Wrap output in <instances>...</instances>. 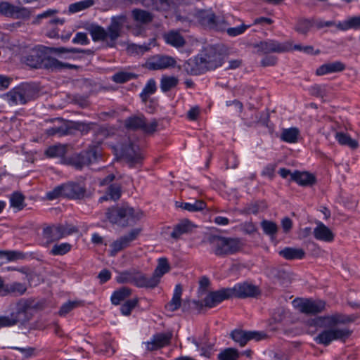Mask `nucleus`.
Listing matches in <instances>:
<instances>
[{
  "label": "nucleus",
  "mask_w": 360,
  "mask_h": 360,
  "mask_svg": "<svg viewBox=\"0 0 360 360\" xmlns=\"http://www.w3.org/2000/svg\"><path fill=\"white\" fill-rule=\"evenodd\" d=\"M63 53H85L93 55L94 51L91 49L66 47H47L38 46L22 57V62L34 69H44L51 72L61 71L65 69L77 70L79 66L63 63L50 56L51 53L61 54Z\"/></svg>",
  "instance_id": "nucleus-1"
},
{
  "label": "nucleus",
  "mask_w": 360,
  "mask_h": 360,
  "mask_svg": "<svg viewBox=\"0 0 360 360\" xmlns=\"http://www.w3.org/2000/svg\"><path fill=\"white\" fill-rule=\"evenodd\" d=\"M143 4L148 7H152L158 11H164L168 12L166 18L170 16L172 20L176 21H188L193 22L194 20L202 21L203 22H224V21H230L228 18L221 21L218 18H217L210 10L198 11L188 15L182 14V9L179 7L176 8L174 3H169L168 0H141Z\"/></svg>",
  "instance_id": "nucleus-2"
},
{
  "label": "nucleus",
  "mask_w": 360,
  "mask_h": 360,
  "mask_svg": "<svg viewBox=\"0 0 360 360\" xmlns=\"http://www.w3.org/2000/svg\"><path fill=\"white\" fill-rule=\"evenodd\" d=\"M105 216L110 224L125 228L140 220L143 217V212L136 211L127 203H122L107 208Z\"/></svg>",
  "instance_id": "nucleus-3"
},
{
  "label": "nucleus",
  "mask_w": 360,
  "mask_h": 360,
  "mask_svg": "<svg viewBox=\"0 0 360 360\" xmlns=\"http://www.w3.org/2000/svg\"><path fill=\"white\" fill-rule=\"evenodd\" d=\"M207 242L211 245L212 252L216 256L226 257L240 252L244 243L241 238L224 237L210 234L207 237Z\"/></svg>",
  "instance_id": "nucleus-4"
},
{
  "label": "nucleus",
  "mask_w": 360,
  "mask_h": 360,
  "mask_svg": "<svg viewBox=\"0 0 360 360\" xmlns=\"http://www.w3.org/2000/svg\"><path fill=\"white\" fill-rule=\"evenodd\" d=\"M86 29L94 41H103L105 43L106 47L115 48L117 40L122 35V24H110L107 29L98 25L91 24Z\"/></svg>",
  "instance_id": "nucleus-5"
},
{
  "label": "nucleus",
  "mask_w": 360,
  "mask_h": 360,
  "mask_svg": "<svg viewBox=\"0 0 360 360\" xmlns=\"http://www.w3.org/2000/svg\"><path fill=\"white\" fill-rule=\"evenodd\" d=\"M99 147L95 144L89 145L86 148L79 153L69 155L64 160V165H70L81 170L84 167L97 162L99 157Z\"/></svg>",
  "instance_id": "nucleus-6"
},
{
  "label": "nucleus",
  "mask_w": 360,
  "mask_h": 360,
  "mask_svg": "<svg viewBox=\"0 0 360 360\" xmlns=\"http://www.w3.org/2000/svg\"><path fill=\"white\" fill-rule=\"evenodd\" d=\"M38 96L37 87L31 83H22L6 94L8 102L15 105H25Z\"/></svg>",
  "instance_id": "nucleus-7"
},
{
  "label": "nucleus",
  "mask_w": 360,
  "mask_h": 360,
  "mask_svg": "<svg viewBox=\"0 0 360 360\" xmlns=\"http://www.w3.org/2000/svg\"><path fill=\"white\" fill-rule=\"evenodd\" d=\"M124 127L131 131H142L146 134H152L157 131L158 121L153 119L147 123V119L143 114L133 115L127 117L124 123Z\"/></svg>",
  "instance_id": "nucleus-8"
},
{
  "label": "nucleus",
  "mask_w": 360,
  "mask_h": 360,
  "mask_svg": "<svg viewBox=\"0 0 360 360\" xmlns=\"http://www.w3.org/2000/svg\"><path fill=\"white\" fill-rule=\"evenodd\" d=\"M252 46L257 49L256 53L259 55H267L271 53H282L292 51V41L279 42L274 39H267L254 44Z\"/></svg>",
  "instance_id": "nucleus-9"
},
{
  "label": "nucleus",
  "mask_w": 360,
  "mask_h": 360,
  "mask_svg": "<svg viewBox=\"0 0 360 360\" xmlns=\"http://www.w3.org/2000/svg\"><path fill=\"white\" fill-rule=\"evenodd\" d=\"M352 334V331L347 328H337L331 327L328 330L321 331L316 338L317 344L324 346L329 345L333 340H342L345 342Z\"/></svg>",
  "instance_id": "nucleus-10"
},
{
  "label": "nucleus",
  "mask_w": 360,
  "mask_h": 360,
  "mask_svg": "<svg viewBox=\"0 0 360 360\" xmlns=\"http://www.w3.org/2000/svg\"><path fill=\"white\" fill-rule=\"evenodd\" d=\"M295 307L301 313L307 315H316L325 310L326 303L321 300H314L308 298H300L293 302Z\"/></svg>",
  "instance_id": "nucleus-11"
},
{
  "label": "nucleus",
  "mask_w": 360,
  "mask_h": 360,
  "mask_svg": "<svg viewBox=\"0 0 360 360\" xmlns=\"http://www.w3.org/2000/svg\"><path fill=\"white\" fill-rule=\"evenodd\" d=\"M198 56L202 60V63L205 66L206 72L214 70L222 65L221 54L212 46L205 47Z\"/></svg>",
  "instance_id": "nucleus-12"
},
{
  "label": "nucleus",
  "mask_w": 360,
  "mask_h": 360,
  "mask_svg": "<svg viewBox=\"0 0 360 360\" xmlns=\"http://www.w3.org/2000/svg\"><path fill=\"white\" fill-rule=\"evenodd\" d=\"M122 158L131 168L141 167L143 163V156L139 148L132 143L124 145L122 148Z\"/></svg>",
  "instance_id": "nucleus-13"
},
{
  "label": "nucleus",
  "mask_w": 360,
  "mask_h": 360,
  "mask_svg": "<svg viewBox=\"0 0 360 360\" xmlns=\"http://www.w3.org/2000/svg\"><path fill=\"white\" fill-rule=\"evenodd\" d=\"M0 15L21 20H27L31 15L29 8L15 6L7 1L0 2Z\"/></svg>",
  "instance_id": "nucleus-14"
},
{
  "label": "nucleus",
  "mask_w": 360,
  "mask_h": 360,
  "mask_svg": "<svg viewBox=\"0 0 360 360\" xmlns=\"http://www.w3.org/2000/svg\"><path fill=\"white\" fill-rule=\"evenodd\" d=\"M176 61L174 58L166 55H155L149 58L144 67L150 70H163L174 68Z\"/></svg>",
  "instance_id": "nucleus-15"
},
{
  "label": "nucleus",
  "mask_w": 360,
  "mask_h": 360,
  "mask_svg": "<svg viewBox=\"0 0 360 360\" xmlns=\"http://www.w3.org/2000/svg\"><path fill=\"white\" fill-rule=\"evenodd\" d=\"M231 338L240 347H244L251 340H260L266 335L257 331H245L241 329H235L230 334Z\"/></svg>",
  "instance_id": "nucleus-16"
},
{
  "label": "nucleus",
  "mask_w": 360,
  "mask_h": 360,
  "mask_svg": "<svg viewBox=\"0 0 360 360\" xmlns=\"http://www.w3.org/2000/svg\"><path fill=\"white\" fill-rule=\"evenodd\" d=\"M233 297L231 288H221L220 290L212 291L204 299V306L208 308H212L221 303L224 300Z\"/></svg>",
  "instance_id": "nucleus-17"
},
{
  "label": "nucleus",
  "mask_w": 360,
  "mask_h": 360,
  "mask_svg": "<svg viewBox=\"0 0 360 360\" xmlns=\"http://www.w3.org/2000/svg\"><path fill=\"white\" fill-rule=\"evenodd\" d=\"M231 290L233 297L240 299L255 297L261 293L257 286L247 282L235 285L234 287L231 288Z\"/></svg>",
  "instance_id": "nucleus-18"
},
{
  "label": "nucleus",
  "mask_w": 360,
  "mask_h": 360,
  "mask_svg": "<svg viewBox=\"0 0 360 360\" xmlns=\"http://www.w3.org/2000/svg\"><path fill=\"white\" fill-rule=\"evenodd\" d=\"M63 184V198L71 200H82L86 196V189L79 183L69 181Z\"/></svg>",
  "instance_id": "nucleus-19"
},
{
  "label": "nucleus",
  "mask_w": 360,
  "mask_h": 360,
  "mask_svg": "<svg viewBox=\"0 0 360 360\" xmlns=\"http://www.w3.org/2000/svg\"><path fill=\"white\" fill-rule=\"evenodd\" d=\"M140 232L141 229H134L131 230L127 235L123 236L115 240L110 245L112 248L111 255H115L118 252L129 247L130 243L136 239Z\"/></svg>",
  "instance_id": "nucleus-20"
},
{
  "label": "nucleus",
  "mask_w": 360,
  "mask_h": 360,
  "mask_svg": "<svg viewBox=\"0 0 360 360\" xmlns=\"http://www.w3.org/2000/svg\"><path fill=\"white\" fill-rule=\"evenodd\" d=\"M172 334L171 333H158L155 334L151 341L146 342V349L148 351L153 352L166 346L171 343Z\"/></svg>",
  "instance_id": "nucleus-21"
},
{
  "label": "nucleus",
  "mask_w": 360,
  "mask_h": 360,
  "mask_svg": "<svg viewBox=\"0 0 360 360\" xmlns=\"http://www.w3.org/2000/svg\"><path fill=\"white\" fill-rule=\"evenodd\" d=\"M28 307L26 304L18 303L16 312L12 313L9 316H0V328L11 327L17 324L20 321L19 316L25 314Z\"/></svg>",
  "instance_id": "nucleus-22"
},
{
  "label": "nucleus",
  "mask_w": 360,
  "mask_h": 360,
  "mask_svg": "<svg viewBox=\"0 0 360 360\" xmlns=\"http://www.w3.org/2000/svg\"><path fill=\"white\" fill-rule=\"evenodd\" d=\"M70 146L64 144H56L49 146L44 154L50 158H60L61 163L64 164L65 158L69 157L68 149Z\"/></svg>",
  "instance_id": "nucleus-23"
},
{
  "label": "nucleus",
  "mask_w": 360,
  "mask_h": 360,
  "mask_svg": "<svg viewBox=\"0 0 360 360\" xmlns=\"http://www.w3.org/2000/svg\"><path fill=\"white\" fill-rule=\"evenodd\" d=\"M198 55L194 58H190L183 65L184 70L188 75H199L206 72L205 66H203Z\"/></svg>",
  "instance_id": "nucleus-24"
},
{
  "label": "nucleus",
  "mask_w": 360,
  "mask_h": 360,
  "mask_svg": "<svg viewBox=\"0 0 360 360\" xmlns=\"http://www.w3.org/2000/svg\"><path fill=\"white\" fill-rule=\"evenodd\" d=\"M291 181L302 186H311L316 183V178L308 172L295 170L291 174Z\"/></svg>",
  "instance_id": "nucleus-25"
},
{
  "label": "nucleus",
  "mask_w": 360,
  "mask_h": 360,
  "mask_svg": "<svg viewBox=\"0 0 360 360\" xmlns=\"http://www.w3.org/2000/svg\"><path fill=\"white\" fill-rule=\"evenodd\" d=\"M134 278L133 285L137 288L153 289L158 285L157 280L153 276L148 277L146 274L139 271H136Z\"/></svg>",
  "instance_id": "nucleus-26"
},
{
  "label": "nucleus",
  "mask_w": 360,
  "mask_h": 360,
  "mask_svg": "<svg viewBox=\"0 0 360 360\" xmlns=\"http://www.w3.org/2000/svg\"><path fill=\"white\" fill-rule=\"evenodd\" d=\"M60 124L59 126H54L46 130V134L49 136L58 135L59 136L72 134V127L69 122H65L63 119L58 118Z\"/></svg>",
  "instance_id": "nucleus-27"
},
{
  "label": "nucleus",
  "mask_w": 360,
  "mask_h": 360,
  "mask_svg": "<svg viewBox=\"0 0 360 360\" xmlns=\"http://www.w3.org/2000/svg\"><path fill=\"white\" fill-rule=\"evenodd\" d=\"M162 37L167 44L175 48H181L186 44V40L179 30H170L165 32Z\"/></svg>",
  "instance_id": "nucleus-28"
},
{
  "label": "nucleus",
  "mask_w": 360,
  "mask_h": 360,
  "mask_svg": "<svg viewBox=\"0 0 360 360\" xmlns=\"http://www.w3.org/2000/svg\"><path fill=\"white\" fill-rule=\"evenodd\" d=\"M346 65L341 61L325 63L319 67L316 70L317 75H324L329 73L340 72L345 70Z\"/></svg>",
  "instance_id": "nucleus-29"
},
{
  "label": "nucleus",
  "mask_w": 360,
  "mask_h": 360,
  "mask_svg": "<svg viewBox=\"0 0 360 360\" xmlns=\"http://www.w3.org/2000/svg\"><path fill=\"white\" fill-rule=\"evenodd\" d=\"M314 236L316 239L325 242H332L335 238L332 231L321 222L314 229Z\"/></svg>",
  "instance_id": "nucleus-30"
},
{
  "label": "nucleus",
  "mask_w": 360,
  "mask_h": 360,
  "mask_svg": "<svg viewBox=\"0 0 360 360\" xmlns=\"http://www.w3.org/2000/svg\"><path fill=\"white\" fill-rule=\"evenodd\" d=\"M42 235L47 243H51L63 238L59 224L48 226L43 229Z\"/></svg>",
  "instance_id": "nucleus-31"
},
{
  "label": "nucleus",
  "mask_w": 360,
  "mask_h": 360,
  "mask_svg": "<svg viewBox=\"0 0 360 360\" xmlns=\"http://www.w3.org/2000/svg\"><path fill=\"white\" fill-rule=\"evenodd\" d=\"M279 255L287 260L302 259L305 257V252L302 248L286 247L278 252Z\"/></svg>",
  "instance_id": "nucleus-32"
},
{
  "label": "nucleus",
  "mask_w": 360,
  "mask_h": 360,
  "mask_svg": "<svg viewBox=\"0 0 360 360\" xmlns=\"http://www.w3.org/2000/svg\"><path fill=\"white\" fill-rule=\"evenodd\" d=\"M182 286L177 284L175 286L172 300L165 305V309L173 312L178 310L181 304Z\"/></svg>",
  "instance_id": "nucleus-33"
},
{
  "label": "nucleus",
  "mask_w": 360,
  "mask_h": 360,
  "mask_svg": "<svg viewBox=\"0 0 360 360\" xmlns=\"http://www.w3.org/2000/svg\"><path fill=\"white\" fill-rule=\"evenodd\" d=\"M27 290V287L25 284L13 282L12 283L5 284V290L2 291L0 294L2 297L6 296L8 295H13L15 296H20L22 295Z\"/></svg>",
  "instance_id": "nucleus-34"
},
{
  "label": "nucleus",
  "mask_w": 360,
  "mask_h": 360,
  "mask_svg": "<svg viewBox=\"0 0 360 360\" xmlns=\"http://www.w3.org/2000/svg\"><path fill=\"white\" fill-rule=\"evenodd\" d=\"M171 269L168 259L166 257H160L158 260V265L154 270L153 276L157 280V283L160 282L161 277L168 273Z\"/></svg>",
  "instance_id": "nucleus-35"
},
{
  "label": "nucleus",
  "mask_w": 360,
  "mask_h": 360,
  "mask_svg": "<svg viewBox=\"0 0 360 360\" xmlns=\"http://www.w3.org/2000/svg\"><path fill=\"white\" fill-rule=\"evenodd\" d=\"M175 205L191 212L202 211L207 207V203L202 200H196L193 203L176 201Z\"/></svg>",
  "instance_id": "nucleus-36"
},
{
  "label": "nucleus",
  "mask_w": 360,
  "mask_h": 360,
  "mask_svg": "<svg viewBox=\"0 0 360 360\" xmlns=\"http://www.w3.org/2000/svg\"><path fill=\"white\" fill-rule=\"evenodd\" d=\"M192 228L191 222L188 219H184L174 226L170 236L172 238L178 239L181 235L191 231Z\"/></svg>",
  "instance_id": "nucleus-37"
},
{
  "label": "nucleus",
  "mask_w": 360,
  "mask_h": 360,
  "mask_svg": "<svg viewBox=\"0 0 360 360\" xmlns=\"http://www.w3.org/2000/svg\"><path fill=\"white\" fill-rule=\"evenodd\" d=\"M132 293V290L129 287H122L113 292L111 295V302L114 305H119L129 297Z\"/></svg>",
  "instance_id": "nucleus-38"
},
{
  "label": "nucleus",
  "mask_w": 360,
  "mask_h": 360,
  "mask_svg": "<svg viewBox=\"0 0 360 360\" xmlns=\"http://www.w3.org/2000/svg\"><path fill=\"white\" fill-rule=\"evenodd\" d=\"M327 319L328 320V325L330 327H335L339 323L345 324L354 321V318L352 316L342 314H335L327 317Z\"/></svg>",
  "instance_id": "nucleus-39"
},
{
  "label": "nucleus",
  "mask_w": 360,
  "mask_h": 360,
  "mask_svg": "<svg viewBox=\"0 0 360 360\" xmlns=\"http://www.w3.org/2000/svg\"><path fill=\"white\" fill-rule=\"evenodd\" d=\"M335 139L340 145L347 146L352 149H356L359 144L358 142L351 138V136L343 132H337Z\"/></svg>",
  "instance_id": "nucleus-40"
},
{
  "label": "nucleus",
  "mask_w": 360,
  "mask_h": 360,
  "mask_svg": "<svg viewBox=\"0 0 360 360\" xmlns=\"http://www.w3.org/2000/svg\"><path fill=\"white\" fill-rule=\"evenodd\" d=\"M95 0H82L73 4H71L68 7V12L70 13H75L94 6Z\"/></svg>",
  "instance_id": "nucleus-41"
},
{
  "label": "nucleus",
  "mask_w": 360,
  "mask_h": 360,
  "mask_svg": "<svg viewBox=\"0 0 360 360\" xmlns=\"http://www.w3.org/2000/svg\"><path fill=\"white\" fill-rule=\"evenodd\" d=\"M299 134L300 131L297 128L292 127L285 129L283 130L281 139L287 143H296L298 139Z\"/></svg>",
  "instance_id": "nucleus-42"
},
{
  "label": "nucleus",
  "mask_w": 360,
  "mask_h": 360,
  "mask_svg": "<svg viewBox=\"0 0 360 360\" xmlns=\"http://www.w3.org/2000/svg\"><path fill=\"white\" fill-rule=\"evenodd\" d=\"M264 233L273 238L278 231V225L270 220L264 219L260 223Z\"/></svg>",
  "instance_id": "nucleus-43"
},
{
  "label": "nucleus",
  "mask_w": 360,
  "mask_h": 360,
  "mask_svg": "<svg viewBox=\"0 0 360 360\" xmlns=\"http://www.w3.org/2000/svg\"><path fill=\"white\" fill-rule=\"evenodd\" d=\"M137 75L133 72L120 71L114 74L112 80L117 84H124L137 78Z\"/></svg>",
  "instance_id": "nucleus-44"
},
{
  "label": "nucleus",
  "mask_w": 360,
  "mask_h": 360,
  "mask_svg": "<svg viewBox=\"0 0 360 360\" xmlns=\"http://www.w3.org/2000/svg\"><path fill=\"white\" fill-rule=\"evenodd\" d=\"M179 80L173 76H163L160 81V89L163 92H167L172 89L176 87Z\"/></svg>",
  "instance_id": "nucleus-45"
},
{
  "label": "nucleus",
  "mask_w": 360,
  "mask_h": 360,
  "mask_svg": "<svg viewBox=\"0 0 360 360\" xmlns=\"http://www.w3.org/2000/svg\"><path fill=\"white\" fill-rule=\"evenodd\" d=\"M131 15L133 20L138 22H149L153 20L150 13L141 9H134Z\"/></svg>",
  "instance_id": "nucleus-46"
},
{
  "label": "nucleus",
  "mask_w": 360,
  "mask_h": 360,
  "mask_svg": "<svg viewBox=\"0 0 360 360\" xmlns=\"http://www.w3.org/2000/svg\"><path fill=\"white\" fill-rule=\"evenodd\" d=\"M333 24H296L294 30L298 33L306 35L308 32H311L316 25V30H320L324 26H330Z\"/></svg>",
  "instance_id": "nucleus-47"
},
{
  "label": "nucleus",
  "mask_w": 360,
  "mask_h": 360,
  "mask_svg": "<svg viewBox=\"0 0 360 360\" xmlns=\"http://www.w3.org/2000/svg\"><path fill=\"white\" fill-rule=\"evenodd\" d=\"M58 13V11L56 9H48L37 15L36 19L39 21L47 20L51 22H63L64 20H61L56 17Z\"/></svg>",
  "instance_id": "nucleus-48"
},
{
  "label": "nucleus",
  "mask_w": 360,
  "mask_h": 360,
  "mask_svg": "<svg viewBox=\"0 0 360 360\" xmlns=\"http://www.w3.org/2000/svg\"><path fill=\"white\" fill-rule=\"evenodd\" d=\"M106 194L109 195L110 200H118L122 195V186L120 184H111L107 188Z\"/></svg>",
  "instance_id": "nucleus-49"
},
{
  "label": "nucleus",
  "mask_w": 360,
  "mask_h": 360,
  "mask_svg": "<svg viewBox=\"0 0 360 360\" xmlns=\"http://www.w3.org/2000/svg\"><path fill=\"white\" fill-rule=\"evenodd\" d=\"M136 270L132 269L120 272L116 277L118 283H134V278L135 277Z\"/></svg>",
  "instance_id": "nucleus-50"
},
{
  "label": "nucleus",
  "mask_w": 360,
  "mask_h": 360,
  "mask_svg": "<svg viewBox=\"0 0 360 360\" xmlns=\"http://www.w3.org/2000/svg\"><path fill=\"white\" fill-rule=\"evenodd\" d=\"M25 196L20 192H14L10 199L11 206L18 210H22L24 207Z\"/></svg>",
  "instance_id": "nucleus-51"
},
{
  "label": "nucleus",
  "mask_w": 360,
  "mask_h": 360,
  "mask_svg": "<svg viewBox=\"0 0 360 360\" xmlns=\"http://www.w3.org/2000/svg\"><path fill=\"white\" fill-rule=\"evenodd\" d=\"M72 248V245L68 243H63L60 244H56L50 250V254L53 256L64 255L68 253Z\"/></svg>",
  "instance_id": "nucleus-52"
},
{
  "label": "nucleus",
  "mask_w": 360,
  "mask_h": 360,
  "mask_svg": "<svg viewBox=\"0 0 360 360\" xmlns=\"http://www.w3.org/2000/svg\"><path fill=\"white\" fill-rule=\"evenodd\" d=\"M139 303V298L135 297L131 300H128L122 304L120 311L122 315L129 316L131 314V311L137 306Z\"/></svg>",
  "instance_id": "nucleus-53"
},
{
  "label": "nucleus",
  "mask_w": 360,
  "mask_h": 360,
  "mask_svg": "<svg viewBox=\"0 0 360 360\" xmlns=\"http://www.w3.org/2000/svg\"><path fill=\"white\" fill-rule=\"evenodd\" d=\"M238 351L234 348H227L218 355L219 360H238Z\"/></svg>",
  "instance_id": "nucleus-54"
},
{
  "label": "nucleus",
  "mask_w": 360,
  "mask_h": 360,
  "mask_svg": "<svg viewBox=\"0 0 360 360\" xmlns=\"http://www.w3.org/2000/svg\"><path fill=\"white\" fill-rule=\"evenodd\" d=\"M150 49V44L137 45L135 44H131L127 46V51L131 54L143 55Z\"/></svg>",
  "instance_id": "nucleus-55"
},
{
  "label": "nucleus",
  "mask_w": 360,
  "mask_h": 360,
  "mask_svg": "<svg viewBox=\"0 0 360 360\" xmlns=\"http://www.w3.org/2000/svg\"><path fill=\"white\" fill-rule=\"evenodd\" d=\"M93 123H84L82 122H74L70 123V127H72V131L73 130H77L81 131L83 134H86L91 130V126Z\"/></svg>",
  "instance_id": "nucleus-56"
},
{
  "label": "nucleus",
  "mask_w": 360,
  "mask_h": 360,
  "mask_svg": "<svg viewBox=\"0 0 360 360\" xmlns=\"http://www.w3.org/2000/svg\"><path fill=\"white\" fill-rule=\"evenodd\" d=\"M64 188L63 184L55 187L52 191L46 193V198L49 200L57 199L60 197H63Z\"/></svg>",
  "instance_id": "nucleus-57"
},
{
  "label": "nucleus",
  "mask_w": 360,
  "mask_h": 360,
  "mask_svg": "<svg viewBox=\"0 0 360 360\" xmlns=\"http://www.w3.org/2000/svg\"><path fill=\"white\" fill-rule=\"evenodd\" d=\"M59 226L63 238L79 231L77 226L67 223L65 224H59Z\"/></svg>",
  "instance_id": "nucleus-58"
},
{
  "label": "nucleus",
  "mask_w": 360,
  "mask_h": 360,
  "mask_svg": "<svg viewBox=\"0 0 360 360\" xmlns=\"http://www.w3.org/2000/svg\"><path fill=\"white\" fill-rule=\"evenodd\" d=\"M4 257H6L8 261H14L24 259L25 254L19 251L4 250Z\"/></svg>",
  "instance_id": "nucleus-59"
},
{
  "label": "nucleus",
  "mask_w": 360,
  "mask_h": 360,
  "mask_svg": "<svg viewBox=\"0 0 360 360\" xmlns=\"http://www.w3.org/2000/svg\"><path fill=\"white\" fill-rule=\"evenodd\" d=\"M250 27V24H241L236 27L228 28L226 32L231 37H236L243 33Z\"/></svg>",
  "instance_id": "nucleus-60"
},
{
  "label": "nucleus",
  "mask_w": 360,
  "mask_h": 360,
  "mask_svg": "<svg viewBox=\"0 0 360 360\" xmlns=\"http://www.w3.org/2000/svg\"><path fill=\"white\" fill-rule=\"evenodd\" d=\"M78 306L77 302H68L64 303L60 308L58 311V315L60 316H65L69 312H70L73 309Z\"/></svg>",
  "instance_id": "nucleus-61"
},
{
  "label": "nucleus",
  "mask_w": 360,
  "mask_h": 360,
  "mask_svg": "<svg viewBox=\"0 0 360 360\" xmlns=\"http://www.w3.org/2000/svg\"><path fill=\"white\" fill-rule=\"evenodd\" d=\"M147 24H134V26H129L128 28L131 30V33L134 36H146Z\"/></svg>",
  "instance_id": "nucleus-62"
},
{
  "label": "nucleus",
  "mask_w": 360,
  "mask_h": 360,
  "mask_svg": "<svg viewBox=\"0 0 360 360\" xmlns=\"http://www.w3.org/2000/svg\"><path fill=\"white\" fill-rule=\"evenodd\" d=\"M72 41L73 44L81 45H87L90 42L87 34L84 32H77Z\"/></svg>",
  "instance_id": "nucleus-63"
},
{
  "label": "nucleus",
  "mask_w": 360,
  "mask_h": 360,
  "mask_svg": "<svg viewBox=\"0 0 360 360\" xmlns=\"http://www.w3.org/2000/svg\"><path fill=\"white\" fill-rule=\"evenodd\" d=\"M276 164H268L262 170V176H267L272 180L275 176Z\"/></svg>",
  "instance_id": "nucleus-64"
}]
</instances>
